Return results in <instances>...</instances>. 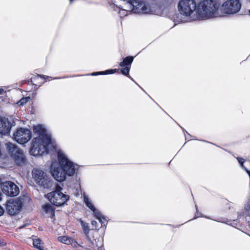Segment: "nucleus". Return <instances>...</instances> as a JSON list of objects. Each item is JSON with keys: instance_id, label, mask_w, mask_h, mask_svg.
<instances>
[{"instance_id": "obj_1", "label": "nucleus", "mask_w": 250, "mask_h": 250, "mask_svg": "<svg viewBox=\"0 0 250 250\" xmlns=\"http://www.w3.org/2000/svg\"><path fill=\"white\" fill-rule=\"evenodd\" d=\"M180 13L185 16H189L196 11L197 19L205 20L221 16L217 13L218 6L211 0H203L198 3L194 0H181L178 5Z\"/></svg>"}, {"instance_id": "obj_2", "label": "nucleus", "mask_w": 250, "mask_h": 250, "mask_svg": "<svg viewBox=\"0 0 250 250\" xmlns=\"http://www.w3.org/2000/svg\"><path fill=\"white\" fill-rule=\"evenodd\" d=\"M58 159L59 164L56 162L52 163L50 171L56 181L62 182L66 179V175H73L78 169V166L70 161L62 151L58 152Z\"/></svg>"}, {"instance_id": "obj_3", "label": "nucleus", "mask_w": 250, "mask_h": 250, "mask_svg": "<svg viewBox=\"0 0 250 250\" xmlns=\"http://www.w3.org/2000/svg\"><path fill=\"white\" fill-rule=\"evenodd\" d=\"M33 132L39 135L33 140L30 153L33 156L42 155L55 148L50 135L46 132L42 125H38L33 127Z\"/></svg>"}, {"instance_id": "obj_4", "label": "nucleus", "mask_w": 250, "mask_h": 250, "mask_svg": "<svg viewBox=\"0 0 250 250\" xmlns=\"http://www.w3.org/2000/svg\"><path fill=\"white\" fill-rule=\"evenodd\" d=\"M127 2L126 9L119 8L118 14L120 17H124L132 12L136 14H152L154 11L150 5L144 0H123Z\"/></svg>"}, {"instance_id": "obj_5", "label": "nucleus", "mask_w": 250, "mask_h": 250, "mask_svg": "<svg viewBox=\"0 0 250 250\" xmlns=\"http://www.w3.org/2000/svg\"><path fill=\"white\" fill-rule=\"evenodd\" d=\"M32 178L36 183L44 188H49L52 187V181L48 176L42 170L34 168L32 172Z\"/></svg>"}, {"instance_id": "obj_6", "label": "nucleus", "mask_w": 250, "mask_h": 250, "mask_svg": "<svg viewBox=\"0 0 250 250\" xmlns=\"http://www.w3.org/2000/svg\"><path fill=\"white\" fill-rule=\"evenodd\" d=\"M46 197L52 204L58 207L64 205L69 199V196L61 192L59 188L47 194Z\"/></svg>"}, {"instance_id": "obj_7", "label": "nucleus", "mask_w": 250, "mask_h": 250, "mask_svg": "<svg viewBox=\"0 0 250 250\" xmlns=\"http://www.w3.org/2000/svg\"><path fill=\"white\" fill-rule=\"evenodd\" d=\"M5 146L11 157L17 165H21L25 163V159L23 152L14 144L9 142L5 144Z\"/></svg>"}, {"instance_id": "obj_8", "label": "nucleus", "mask_w": 250, "mask_h": 250, "mask_svg": "<svg viewBox=\"0 0 250 250\" xmlns=\"http://www.w3.org/2000/svg\"><path fill=\"white\" fill-rule=\"evenodd\" d=\"M241 4L238 0H228L225 1L220 8L223 13L233 14L239 12Z\"/></svg>"}, {"instance_id": "obj_9", "label": "nucleus", "mask_w": 250, "mask_h": 250, "mask_svg": "<svg viewBox=\"0 0 250 250\" xmlns=\"http://www.w3.org/2000/svg\"><path fill=\"white\" fill-rule=\"evenodd\" d=\"M32 137V133L30 130L25 128H20L14 133V140L21 144L27 143Z\"/></svg>"}, {"instance_id": "obj_10", "label": "nucleus", "mask_w": 250, "mask_h": 250, "mask_svg": "<svg viewBox=\"0 0 250 250\" xmlns=\"http://www.w3.org/2000/svg\"><path fill=\"white\" fill-rule=\"evenodd\" d=\"M1 189L4 193L10 196H15L19 193L18 187L10 181L3 183L1 185Z\"/></svg>"}, {"instance_id": "obj_11", "label": "nucleus", "mask_w": 250, "mask_h": 250, "mask_svg": "<svg viewBox=\"0 0 250 250\" xmlns=\"http://www.w3.org/2000/svg\"><path fill=\"white\" fill-rule=\"evenodd\" d=\"M21 208V203L18 199H11L7 201L6 210L12 215L18 213Z\"/></svg>"}, {"instance_id": "obj_12", "label": "nucleus", "mask_w": 250, "mask_h": 250, "mask_svg": "<svg viewBox=\"0 0 250 250\" xmlns=\"http://www.w3.org/2000/svg\"><path fill=\"white\" fill-rule=\"evenodd\" d=\"M12 125L8 119L0 116V133L2 135L8 134Z\"/></svg>"}, {"instance_id": "obj_13", "label": "nucleus", "mask_w": 250, "mask_h": 250, "mask_svg": "<svg viewBox=\"0 0 250 250\" xmlns=\"http://www.w3.org/2000/svg\"><path fill=\"white\" fill-rule=\"evenodd\" d=\"M58 240L64 244L71 245L74 248L81 247L82 246L79 244L76 241L68 236H61L57 238Z\"/></svg>"}, {"instance_id": "obj_14", "label": "nucleus", "mask_w": 250, "mask_h": 250, "mask_svg": "<svg viewBox=\"0 0 250 250\" xmlns=\"http://www.w3.org/2000/svg\"><path fill=\"white\" fill-rule=\"evenodd\" d=\"M86 244L83 246L81 245L82 247L88 250H102L103 243L101 242L100 244L94 245V243L91 241L89 236H86Z\"/></svg>"}, {"instance_id": "obj_15", "label": "nucleus", "mask_w": 250, "mask_h": 250, "mask_svg": "<svg viewBox=\"0 0 250 250\" xmlns=\"http://www.w3.org/2000/svg\"><path fill=\"white\" fill-rule=\"evenodd\" d=\"M133 60V57H127L123 60V62L120 63L119 65L121 67L130 66Z\"/></svg>"}, {"instance_id": "obj_16", "label": "nucleus", "mask_w": 250, "mask_h": 250, "mask_svg": "<svg viewBox=\"0 0 250 250\" xmlns=\"http://www.w3.org/2000/svg\"><path fill=\"white\" fill-rule=\"evenodd\" d=\"M84 202L86 205L91 210L93 211L94 214L96 213L98 210L95 208L92 203L90 201L88 197L86 195L84 196Z\"/></svg>"}, {"instance_id": "obj_17", "label": "nucleus", "mask_w": 250, "mask_h": 250, "mask_svg": "<svg viewBox=\"0 0 250 250\" xmlns=\"http://www.w3.org/2000/svg\"><path fill=\"white\" fill-rule=\"evenodd\" d=\"M80 222L81 224L84 233L86 236H89L90 229L89 228L88 224L87 223L83 222L82 220H80Z\"/></svg>"}, {"instance_id": "obj_18", "label": "nucleus", "mask_w": 250, "mask_h": 250, "mask_svg": "<svg viewBox=\"0 0 250 250\" xmlns=\"http://www.w3.org/2000/svg\"><path fill=\"white\" fill-rule=\"evenodd\" d=\"M33 245L35 248H36L39 250H44L42 246L41 240L40 239H33Z\"/></svg>"}, {"instance_id": "obj_19", "label": "nucleus", "mask_w": 250, "mask_h": 250, "mask_svg": "<svg viewBox=\"0 0 250 250\" xmlns=\"http://www.w3.org/2000/svg\"><path fill=\"white\" fill-rule=\"evenodd\" d=\"M94 214L96 218L99 220L102 225H104V224L106 222V219L102 215L101 213L99 211H98Z\"/></svg>"}, {"instance_id": "obj_20", "label": "nucleus", "mask_w": 250, "mask_h": 250, "mask_svg": "<svg viewBox=\"0 0 250 250\" xmlns=\"http://www.w3.org/2000/svg\"><path fill=\"white\" fill-rule=\"evenodd\" d=\"M43 211L45 213H51L54 214V209L53 207L50 204H45L42 207Z\"/></svg>"}, {"instance_id": "obj_21", "label": "nucleus", "mask_w": 250, "mask_h": 250, "mask_svg": "<svg viewBox=\"0 0 250 250\" xmlns=\"http://www.w3.org/2000/svg\"><path fill=\"white\" fill-rule=\"evenodd\" d=\"M116 69H111V70H107L105 71H102L99 72L97 73H93L92 74V75L95 76L98 74H113L115 72H116Z\"/></svg>"}, {"instance_id": "obj_22", "label": "nucleus", "mask_w": 250, "mask_h": 250, "mask_svg": "<svg viewBox=\"0 0 250 250\" xmlns=\"http://www.w3.org/2000/svg\"><path fill=\"white\" fill-rule=\"evenodd\" d=\"M30 100V98L29 96L25 97V98H23L20 101H19L17 103V104H18L20 105L23 106V105L26 104L27 103H28Z\"/></svg>"}, {"instance_id": "obj_23", "label": "nucleus", "mask_w": 250, "mask_h": 250, "mask_svg": "<svg viewBox=\"0 0 250 250\" xmlns=\"http://www.w3.org/2000/svg\"><path fill=\"white\" fill-rule=\"evenodd\" d=\"M130 68V66H125L121 70L122 73L125 75L128 76L129 75Z\"/></svg>"}, {"instance_id": "obj_24", "label": "nucleus", "mask_w": 250, "mask_h": 250, "mask_svg": "<svg viewBox=\"0 0 250 250\" xmlns=\"http://www.w3.org/2000/svg\"><path fill=\"white\" fill-rule=\"evenodd\" d=\"M245 209L248 211L250 209V198L249 199L245 207Z\"/></svg>"}, {"instance_id": "obj_25", "label": "nucleus", "mask_w": 250, "mask_h": 250, "mask_svg": "<svg viewBox=\"0 0 250 250\" xmlns=\"http://www.w3.org/2000/svg\"><path fill=\"white\" fill-rule=\"evenodd\" d=\"M97 224V222L95 221H92L91 222V224L93 226V229H96L97 228L96 224Z\"/></svg>"}, {"instance_id": "obj_26", "label": "nucleus", "mask_w": 250, "mask_h": 250, "mask_svg": "<svg viewBox=\"0 0 250 250\" xmlns=\"http://www.w3.org/2000/svg\"><path fill=\"white\" fill-rule=\"evenodd\" d=\"M4 212V209L1 206H0V216L2 215Z\"/></svg>"}, {"instance_id": "obj_27", "label": "nucleus", "mask_w": 250, "mask_h": 250, "mask_svg": "<svg viewBox=\"0 0 250 250\" xmlns=\"http://www.w3.org/2000/svg\"><path fill=\"white\" fill-rule=\"evenodd\" d=\"M40 77L43 78V79H48L49 77H48V76H44V75H40Z\"/></svg>"}, {"instance_id": "obj_28", "label": "nucleus", "mask_w": 250, "mask_h": 250, "mask_svg": "<svg viewBox=\"0 0 250 250\" xmlns=\"http://www.w3.org/2000/svg\"><path fill=\"white\" fill-rule=\"evenodd\" d=\"M0 245H1V246H5V243H3H3H0Z\"/></svg>"}, {"instance_id": "obj_29", "label": "nucleus", "mask_w": 250, "mask_h": 250, "mask_svg": "<svg viewBox=\"0 0 250 250\" xmlns=\"http://www.w3.org/2000/svg\"><path fill=\"white\" fill-rule=\"evenodd\" d=\"M1 193L0 192V200H1Z\"/></svg>"}, {"instance_id": "obj_30", "label": "nucleus", "mask_w": 250, "mask_h": 250, "mask_svg": "<svg viewBox=\"0 0 250 250\" xmlns=\"http://www.w3.org/2000/svg\"><path fill=\"white\" fill-rule=\"evenodd\" d=\"M249 14H250V10H249Z\"/></svg>"}]
</instances>
